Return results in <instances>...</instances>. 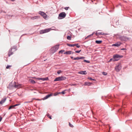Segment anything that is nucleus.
I'll return each mask as SVG.
<instances>
[{
  "label": "nucleus",
  "instance_id": "nucleus-36",
  "mask_svg": "<svg viewBox=\"0 0 132 132\" xmlns=\"http://www.w3.org/2000/svg\"><path fill=\"white\" fill-rule=\"evenodd\" d=\"M75 45H75V46H76V47H77V48H79L80 47V45H78V44H75Z\"/></svg>",
  "mask_w": 132,
  "mask_h": 132
},
{
  "label": "nucleus",
  "instance_id": "nucleus-13",
  "mask_svg": "<svg viewBox=\"0 0 132 132\" xmlns=\"http://www.w3.org/2000/svg\"><path fill=\"white\" fill-rule=\"evenodd\" d=\"M52 94H48V95H46L45 97L43 98V100H46V99H47V98H48L49 97H50L51 96H52Z\"/></svg>",
  "mask_w": 132,
  "mask_h": 132
},
{
  "label": "nucleus",
  "instance_id": "nucleus-32",
  "mask_svg": "<svg viewBox=\"0 0 132 132\" xmlns=\"http://www.w3.org/2000/svg\"><path fill=\"white\" fill-rule=\"evenodd\" d=\"M102 73L103 75L105 76L107 74V72H103Z\"/></svg>",
  "mask_w": 132,
  "mask_h": 132
},
{
  "label": "nucleus",
  "instance_id": "nucleus-45",
  "mask_svg": "<svg viewBox=\"0 0 132 132\" xmlns=\"http://www.w3.org/2000/svg\"><path fill=\"white\" fill-rule=\"evenodd\" d=\"M37 79L39 80H42V78H38Z\"/></svg>",
  "mask_w": 132,
  "mask_h": 132
},
{
  "label": "nucleus",
  "instance_id": "nucleus-28",
  "mask_svg": "<svg viewBox=\"0 0 132 132\" xmlns=\"http://www.w3.org/2000/svg\"><path fill=\"white\" fill-rule=\"evenodd\" d=\"M67 38L68 40H70L71 39V37L68 36L67 37Z\"/></svg>",
  "mask_w": 132,
  "mask_h": 132
},
{
  "label": "nucleus",
  "instance_id": "nucleus-42",
  "mask_svg": "<svg viewBox=\"0 0 132 132\" xmlns=\"http://www.w3.org/2000/svg\"><path fill=\"white\" fill-rule=\"evenodd\" d=\"M113 59H112V58L111 59H110V60L109 61V62H110L111 61H113Z\"/></svg>",
  "mask_w": 132,
  "mask_h": 132
},
{
  "label": "nucleus",
  "instance_id": "nucleus-17",
  "mask_svg": "<svg viewBox=\"0 0 132 132\" xmlns=\"http://www.w3.org/2000/svg\"><path fill=\"white\" fill-rule=\"evenodd\" d=\"M61 81H62L65 80L66 79V77H65L61 76L60 77Z\"/></svg>",
  "mask_w": 132,
  "mask_h": 132
},
{
  "label": "nucleus",
  "instance_id": "nucleus-47",
  "mask_svg": "<svg viewBox=\"0 0 132 132\" xmlns=\"http://www.w3.org/2000/svg\"><path fill=\"white\" fill-rule=\"evenodd\" d=\"M121 50H126V49L125 48H122L121 49Z\"/></svg>",
  "mask_w": 132,
  "mask_h": 132
},
{
  "label": "nucleus",
  "instance_id": "nucleus-16",
  "mask_svg": "<svg viewBox=\"0 0 132 132\" xmlns=\"http://www.w3.org/2000/svg\"><path fill=\"white\" fill-rule=\"evenodd\" d=\"M40 18L39 16H35L33 17H31V19L32 20H33L34 19H38Z\"/></svg>",
  "mask_w": 132,
  "mask_h": 132
},
{
  "label": "nucleus",
  "instance_id": "nucleus-9",
  "mask_svg": "<svg viewBox=\"0 0 132 132\" xmlns=\"http://www.w3.org/2000/svg\"><path fill=\"white\" fill-rule=\"evenodd\" d=\"M122 43L120 42H118L115 44H113L112 46H115L117 47L119 46Z\"/></svg>",
  "mask_w": 132,
  "mask_h": 132
},
{
  "label": "nucleus",
  "instance_id": "nucleus-38",
  "mask_svg": "<svg viewBox=\"0 0 132 132\" xmlns=\"http://www.w3.org/2000/svg\"><path fill=\"white\" fill-rule=\"evenodd\" d=\"M20 104V103L17 104H15V105H14V107L16 106H18V105H19Z\"/></svg>",
  "mask_w": 132,
  "mask_h": 132
},
{
  "label": "nucleus",
  "instance_id": "nucleus-15",
  "mask_svg": "<svg viewBox=\"0 0 132 132\" xmlns=\"http://www.w3.org/2000/svg\"><path fill=\"white\" fill-rule=\"evenodd\" d=\"M92 84V83L89 82H85L84 84V85L85 86H90Z\"/></svg>",
  "mask_w": 132,
  "mask_h": 132
},
{
  "label": "nucleus",
  "instance_id": "nucleus-48",
  "mask_svg": "<svg viewBox=\"0 0 132 132\" xmlns=\"http://www.w3.org/2000/svg\"><path fill=\"white\" fill-rule=\"evenodd\" d=\"M71 59H73V56H71Z\"/></svg>",
  "mask_w": 132,
  "mask_h": 132
},
{
  "label": "nucleus",
  "instance_id": "nucleus-18",
  "mask_svg": "<svg viewBox=\"0 0 132 132\" xmlns=\"http://www.w3.org/2000/svg\"><path fill=\"white\" fill-rule=\"evenodd\" d=\"M61 81L60 77L56 78L54 80V81Z\"/></svg>",
  "mask_w": 132,
  "mask_h": 132
},
{
  "label": "nucleus",
  "instance_id": "nucleus-3",
  "mask_svg": "<svg viewBox=\"0 0 132 132\" xmlns=\"http://www.w3.org/2000/svg\"><path fill=\"white\" fill-rule=\"evenodd\" d=\"M59 45H56L52 47L51 49L52 53H53L56 52L59 49Z\"/></svg>",
  "mask_w": 132,
  "mask_h": 132
},
{
  "label": "nucleus",
  "instance_id": "nucleus-22",
  "mask_svg": "<svg viewBox=\"0 0 132 132\" xmlns=\"http://www.w3.org/2000/svg\"><path fill=\"white\" fill-rule=\"evenodd\" d=\"M67 45L68 46L70 47H74L75 46V44H67Z\"/></svg>",
  "mask_w": 132,
  "mask_h": 132
},
{
  "label": "nucleus",
  "instance_id": "nucleus-19",
  "mask_svg": "<svg viewBox=\"0 0 132 132\" xmlns=\"http://www.w3.org/2000/svg\"><path fill=\"white\" fill-rule=\"evenodd\" d=\"M65 90H63L61 92H59V93H55V94H55L54 95H56L58 94H61V93H62V94H64L65 93Z\"/></svg>",
  "mask_w": 132,
  "mask_h": 132
},
{
  "label": "nucleus",
  "instance_id": "nucleus-33",
  "mask_svg": "<svg viewBox=\"0 0 132 132\" xmlns=\"http://www.w3.org/2000/svg\"><path fill=\"white\" fill-rule=\"evenodd\" d=\"M69 126L71 127H73V126L71 124L70 122H69Z\"/></svg>",
  "mask_w": 132,
  "mask_h": 132
},
{
  "label": "nucleus",
  "instance_id": "nucleus-1",
  "mask_svg": "<svg viewBox=\"0 0 132 132\" xmlns=\"http://www.w3.org/2000/svg\"><path fill=\"white\" fill-rule=\"evenodd\" d=\"M17 50V47L15 46H13L9 50L8 55V56L10 57L11 55H12L14 52L16 51Z\"/></svg>",
  "mask_w": 132,
  "mask_h": 132
},
{
  "label": "nucleus",
  "instance_id": "nucleus-31",
  "mask_svg": "<svg viewBox=\"0 0 132 132\" xmlns=\"http://www.w3.org/2000/svg\"><path fill=\"white\" fill-rule=\"evenodd\" d=\"M64 51V50H61L59 52V53H61L62 54L63 53Z\"/></svg>",
  "mask_w": 132,
  "mask_h": 132
},
{
  "label": "nucleus",
  "instance_id": "nucleus-26",
  "mask_svg": "<svg viewBox=\"0 0 132 132\" xmlns=\"http://www.w3.org/2000/svg\"><path fill=\"white\" fill-rule=\"evenodd\" d=\"M47 116L48 118H49L50 119H52L51 116H50L49 114H47Z\"/></svg>",
  "mask_w": 132,
  "mask_h": 132
},
{
  "label": "nucleus",
  "instance_id": "nucleus-25",
  "mask_svg": "<svg viewBox=\"0 0 132 132\" xmlns=\"http://www.w3.org/2000/svg\"><path fill=\"white\" fill-rule=\"evenodd\" d=\"M30 82L32 84H35V82L33 80L30 79Z\"/></svg>",
  "mask_w": 132,
  "mask_h": 132
},
{
  "label": "nucleus",
  "instance_id": "nucleus-7",
  "mask_svg": "<svg viewBox=\"0 0 132 132\" xmlns=\"http://www.w3.org/2000/svg\"><path fill=\"white\" fill-rule=\"evenodd\" d=\"M119 39L121 41H126L129 39V38L127 37L123 36L119 37Z\"/></svg>",
  "mask_w": 132,
  "mask_h": 132
},
{
  "label": "nucleus",
  "instance_id": "nucleus-4",
  "mask_svg": "<svg viewBox=\"0 0 132 132\" xmlns=\"http://www.w3.org/2000/svg\"><path fill=\"white\" fill-rule=\"evenodd\" d=\"M38 13L42 16L43 18L45 19H46L48 17V16H47L46 14L44 12H43L42 11H40Z\"/></svg>",
  "mask_w": 132,
  "mask_h": 132
},
{
  "label": "nucleus",
  "instance_id": "nucleus-34",
  "mask_svg": "<svg viewBox=\"0 0 132 132\" xmlns=\"http://www.w3.org/2000/svg\"><path fill=\"white\" fill-rule=\"evenodd\" d=\"M84 62H86L87 63H90V61H88V60H84Z\"/></svg>",
  "mask_w": 132,
  "mask_h": 132
},
{
  "label": "nucleus",
  "instance_id": "nucleus-40",
  "mask_svg": "<svg viewBox=\"0 0 132 132\" xmlns=\"http://www.w3.org/2000/svg\"><path fill=\"white\" fill-rule=\"evenodd\" d=\"M81 51V50L77 51H75V52L76 53H79Z\"/></svg>",
  "mask_w": 132,
  "mask_h": 132
},
{
  "label": "nucleus",
  "instance_id": "nucleus-20",
  "mask_svg": "<svg viewBox=\"0 0 132 132\" xmlns=\"http://www.w3.org/2000/svg\"><path fill=\"white\" fill-rule=\"evenodd\" d=\"M21 85L20 84L18 85H15L14 86V87L15 88H19L21 87Z\"/></svg>",
  "mask_w": 132,
  "mask_h": 132
},
{
  "label": "nucleus",
  "instance_id": "nucleus-44",
  "mask_svg": "<svg viewBox=\"0 0 132 132\" xmlns=\"http://www.w3.org/2000/svg\"><path fill=\"white\" fill-rule=\"evenodd\" d=\"M98 33L97 32H96V33H95V34L96 35V36H98Z\"/></svg>",
  "mask_w": 132,
  "mask_h": 132
},
{
  "label": "nucleus",
  "instance_id": "nucleus-6",
  "mask_svg": "<svg viewBox=\"0 0 132 132\" xmlns=\"http://www.w3.org/2000/svg\"><path fill=\"white\" fill-rule=\"evenodd\" d=\"M66 16V14L64 12H62L59 14L58 19H59L64 18Z\"/></svg>",
  "mask_w": 132,
  "mask_h": 132
},
{
  "label": "nucleus",
  "instance_id": "nucleus-37",
  "mask_svg": "<svg viewBox=\"0 0 132 132\" xmlns=\"http://www.w3.org/2000/svg\"><path fill=\"white\" fill-rule=\"evenodd\" d=\"M61 70H59L57 71V73L58 74H60L61 73Z\"/></svg>",
  "mask_w": 132,
  "mask_h": 132
},
{
  "label": "nucleus",
  "instance_id": "nucleus-30",
  "mask_svg": "<svg viewBox=\"0 0 132 132\" xmlns=\"http://www.w3.org/2000/svg\"><path fill=\"white\" fill-rule=\"evenodd\" d=\"M94 32H93L90 35H88V36L86 38H88L89 37H90V36H93L94 34Z\"/></svg>",
  "mask_w": 132,
  "mask_h": 132
},
{
  "label": "nucleus",
  "instance_id": "nucleus-14",
  "mask_svg": "<svg viewBox=\"0 0 132 132\" xmlns=\"http://www.w3.org/2000/svg\"><path fill=\"white\" fill-rule=\"evenodd\" d=\"M78 73L82 75H86L87 74V72L85 71H81L78 72Z\"/></svg>",
  "mask_w": 132,
  "mask_h": 132
},
{
  "label": "nucleus",
  "instance_id": "nucleus-11",
  "mask_svg": "<svg viewBox=\"0 0 132 132\" xmlns=\"http://www.w3.org/2000/svg\"><path fill=\"white\" fill-rule=\"evenodd\" d=\"M73 52H72L71 51H66L64 53V54H73Z\"/></svg>",
  "mask_w": 132,
  "mask_h": 132
},
{
  "label": "nucleus",
  "instance_id": "nucleus-10",
  "mask_svg": "<svg viewBox=\"0 0 132 132\" xmlns=\"http://www.w3.org/2000/svg\"><path fill=\"white\" fill-rule=\"evenodd\" d=\"M85 57L83 56L80 57H77L73 58V60H77L79 59H83L85 58Z\"/></svg>",
  "mask_w": 132,
  "mask_h": 132
},
{
  "label": "nucleus",
  "instance_id": "nucleus-27",
  "mask_svg": "<svg viewBox=\"0 0 132 132\" xmlns=\"http://www.w3.org/2000/svg\"><path fill=\"white\" fill-rule=\"evenodd\" d=\"M98 36L104 35V33L102 32H99L98 33Z\"/></svg>",
  "mask_w": 132,
  "mask_h": 132
},
{
  "label": "nucleus",
  "instance_id": "nucleus-8",
  "mask_svg": "<svg viewBox=\"0 0 132 132\" xmlns=\"http://www.w3.org/2000/svg\"><path fill=\"white\" fill-rule=\"evenodd\" d=\"M121 68V64H119L116 66L115 67V69L116 71L119 72Z\"/></svg>",
  "mask_w": 132,
  "mask_h": 132
},
{
  "label": "nucleus",
  "instance_id": "nucleus-2",
  "mask_svg": "<svg viewBox=\"0 0 132 132\" xmlns=\"http://www.w3.org/2000/svg\"><path fill=\"white\" fill-rule=\"evenodd\" d=\"M122 57V56L120 55L116 54L113 55V61H117L119 59L121 58Z\"/></svg>",
  "mask_w": 132,
  "mask_h": 132
},
{
  "label": "nucleus",
  "instance_id": "nucleus-39",
  "mask_svg": "<svg viewBox=\"0 0 132 132\" xmlns=\"http://www.w3.org/2000/svg\"><path fill=\"white\" fill-rule=\"evenodd\" d=\"M69 8V7H66L64 8V9L66 10H68Z\"/></svg>",
  "mask_w": 132,
  "mask_h": 132
},
{
  "label": "nucleus",
  "instance_id": "nucleus-35",
  "mask_svg": "<svg viewBox=\"0 0 132 132\" xmlns=\"http://www.w3.org/2000/svg\"><path fill=\"white\" fill-rule=\"evenodd\" d=\"M34 99H36L37 100H39L38 99H36L35 98H33L32 99V100L31 101H29V102H26V103H30V102H32V101H33V100H34Z\"/></svg>",
  "mask_w": 132,
  "mask_h": 132
},
{
  "label": "nucleus",
  "instance_id": "nucleus-23",
  "mask_svg": "<svg viewBox=\"0 0 132 132\" xmlns=\"http://www.w3.org/2000/svg\"><path fill=\"white\" fill-rule=\"evenodd\" d=\"M48 79V77H46L44 78H42V80L44 81V80H47Z\"/></svg>",
  "mask_w": 132,
  "mask_h": 132
},
{
  "label": "nucleus",
  "instance_id": "nucleus-12",
  "mask_svg": "<svg viewBox=\"0 0 132 132\" xmlns=\"http://www.w3.org/2000/svg\"><path fill=\"white\" fill-rule=\"evenodd\" d=\"M6 100V98L2 99V100L0 101V104L1 105H2L4 103Z\"/></svg>",
  "mask_w": 132,
  "mask_h": 132
},
{
  "label": "nucleus",
  "instance_id": "nucleus-29",
  "mask_svg": "<svg viewBox=\"0 0 132 132\" xmlns=\"http://www.w3.org/2000/svg\"><path fill=\"white\" fill-rule=\"evenodd\" d=\"M14 107V105L10 106L9 108V109L10 110L12 108H13Z\"/></svg>",
  "mask_w": 132,
  "mask_h": 132
},
{
  "label": "nucleus",
  "instance_id": "nucleus-24",
  "mask_svg": "<svg viewBox=\"0 0 132 132\" xmlns=\"http://www.w3.org/2000/svg\"><path fill=\"white\" fill-rule=\"evenodd\" d=\"M88 79H89V80H93L94 81H96V80L95 79H93L92 78H91V77H88Z\"/></svg>",
  "mask_w": 132,
  "mask_h": 132
},
{
  "label": "nucleus",
  "instance_id": "nucleus-46",
  "mask_svg": "<svg viewBox=\"0 0 132 132\" xmlns=\"http://www.w3.org/2000/svg\"><path fill=\"white\" fill-rule=\"evenodd\" d=\"M2 118L1 116H0V122L2 120Z\"/></svg>",
  "mask_w": 132,
  "mask_h": 132
},
{
  "label": "nucleus",
  "instance_id": "nucleus-21",
  "mask_svg": "<svg viewBox=\"0 0 132 132\" xmlns=\"http://www.w3.org/2000/svg\"><path fill=\"white\" fill-rule=\"evenodd\" d=\"M102 40H96L95 42L97 44H100L102 43Z\"/></svg>",
  "mask_w": 132,
  "mask_h": 132
},
{
  "label": "nucleus",
  "instance_id": "nucleus-43",
  "mask_svg": "<svg viewBox=\"0 0 132 132\" xmlns=\"http://www.w3.org/2000/svg\"><path fill=\"white\" fill-rule=\"evenodd\" d=\"M70 85L71 86H75V85H76V84H70Z\"/></svg>",
  "mask_w": 132,
  "mask_h": 132
},
{
  "label": "nucleus",
  "instance_id": "nucleus-41",
  "mask_svg": "<svg viewBox=\"0 0 132 132\" xmlns=\"http://www.w3.org/2000/svg\"><path fill=\"white\" fill-rule=\"evenodd\" d=\"M11 67V65H7L6 67V69H9V68L10 67Z\"/></svg>",
  "mask_w": 132,
  "mask_h": 132
},
{
  "label": "nucleus",
  "instance_id": "nucleus-5",
  "mask_svg": "<svg viewBox=\"0 0 132 132\" xmlns=\"http://www.w3.org/2000/svg\"><path fill=\"white\" fill-rule=\"evenodd\" d=\"M52 30V29L51 28H49L44 30H41L40 31V34H42L49 32Z\"/></svg>",
  "mask_w": 132,
  "mask_h": 132
}]
</instances>
